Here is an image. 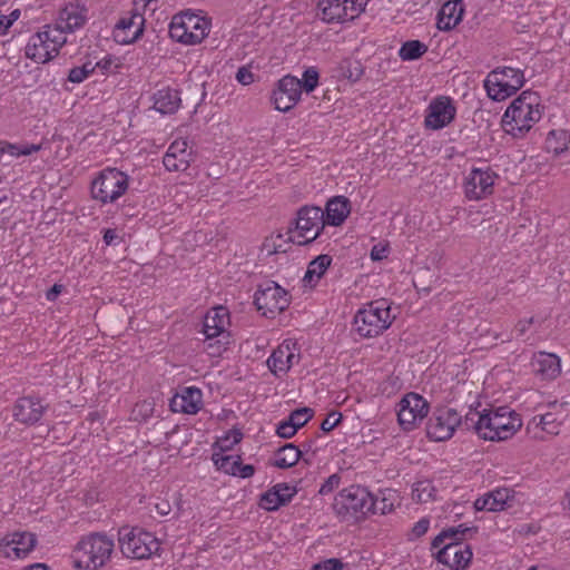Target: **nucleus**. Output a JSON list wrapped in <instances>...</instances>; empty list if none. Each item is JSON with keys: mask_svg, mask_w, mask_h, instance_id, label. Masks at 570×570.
<instances>
[{"mask_svg": "<svg viewBox=\"0 0 570 570\" xmlns=\"http://www.w3.org/2000/svg\"><path fill=\"white\" fill-rule=\"evenodd\" d=\"M430 528V520L426 518L420 519L412 528L410 540H414L424 535Z\"/></svg>", "mask_w": 570, "mask_h": 570, "instance_id": "obj_52", "label": "nucleus"}, {"mask_svg": "<svg viewBox=\"0 0 570 570\" xmlns=\"http://www.w3.org/2000/svg\"><path fill=\"white\" fill-rule=\"evenodd\" d=\"M66 42L67 37L61 29L47 24L29 38L26 56L35 62L46 63L59 53Z\"/></svg>", "mask_w": 570, "mask_h": 570, "instance_id": "obj_6", "label": "nucleus"}, {"mask_svg": "<svg viewBox=\"0 0 570 570\" xmlns=\"http://www.w3.org/2000/svg\"><path fill=\"white\" fill-rule=\"evenodd\" d=\"M318 71L315 67H309L303 72L302 90L304 89L307 94L312 92L318 85Z\"/></svg>", "mask_w": 570, "mask_h": 570, "instance_id": "obj_48", "label": "nucleus"}, {"mask_svg": "<svg viewBox=\"0 0 570 570\" xmlns=\"http://www.w3.org/2000/svg\"><path fill=\"white\" fill-rule=\"evenodd\" d=\"M498 174L489 166L474 167L465 178L464 194L469 200H481L493 194Z\"/></svg>", "mask_w": 570, "mask_h": 570, "instance_id": "obj_14", "label": "nucleus"}, {"mask_svg": "<svg viewBox=\"0 0 570 570\" xmlns=\"http://www.w3.org/2000/svg\"><path fill=\"white\" fill-rule=\"evenodd\" d=\"M324 227L323 209L317 206H303L297 210L296 218L286 232L287 240L307 245L320 236Z\"/></svg>", "mask_w": 570, "mask_h": 570, "instance_id": "obj_5", "label": "nucleus"}, {"mask_svg": "<svg viewBox=\"0 0 570 570\" xmlns=\"http://www.w3.org/2000/svg\"><path fill=\"white\" fill-rule=\"evenodd\" d=\"M341 420H342L341 413L335 412V411L328 413V415L325 417V420L321 424L322 431H324V432L332 431L335 426L338 425Z\"/></svg>", "mask_w": 570, "mask_h": 570, "instance_id": "obj_53", "label": "nucleus"}, {"mask_svg": "<svg viewBox=\"0 0 570 570\" xmlns=\"http://www.w3.org/2000/svg\"><path fill=\"white\" fill-rule=\"evenodd\" d=\"M350 200L344 196H335L331 198L325 207L324 223L325 225L340 226L350 214Z\"/></svg>", "mask_w": 570, "mask_h": 570, "instance_id": "obj_28", "label": "nucleus"}, {"mask_svg": "<svg viewBox=\"0 0 570 570\" xmlns=\"http://www.w3.org/2000/svg\"><path fill=\"white\" fill-rule=\"evenodd\" d=\"M314 415V412L309 407H301L293 411L288 420L293 422L295 428L298 430L299 428L304 426Z\"/></svg>", "mask_w": 570, "mask_h": 570, "instance_id": "obj_47", "label": "nucleus"}, {"mask_svg": "<svg viewBox=\"0 0 570 570\" xmlns=\"http://www.w3.org/2000/svg\"><path fill=\"white\" fill-rule=\"evenodd\" d=\"M393 318L385 299L374 301L357 311L353 320V330L360 337H375L391 326Z\"/></svg>", "mask_w": 570, "mask_h": 570, "instance_id": "obj_4", "label": "nucleus"}, {"mask_svg": "<svg viewBox=\"0 0 570 570\" xmlns=\"http://www.w3.org/2000/svg\"><path fill=\"white\" fill-rule=\"evenodd\" d=\"M508 499V489H497L478 498L474 501V508L478 511H501L505 509Z\"/></svg>", "mask_w": 570, "mask_h": 570, "instance_id": "obj_31", "label": "nucleus"}, {"mask_svg": "<svg viewBox=\"0 0 570 570\" xmlns=\"http://www.w3.org/2000/svg\"><path fill=\"white\" fill-rule=\"evenodd\" d=\"M332 257L327 254H322L309 262L307 271L304 276V282L314 286L325 274L331 266Z\"/></svg>", "mask_w": 570, "mask_h": 570, "instance_id": "obj_34", "label": "nucleus"}, {"mask_svg": "<svg viewBox=\"0 0 570 570\" xmlns=\"http://www.w3.org/2000/svg\"><path fill=\"white\" fill-rule=\"evenodd\" d=\"M375 500V509L373 510V514H386L393 511L394 501H395V492L391 490L381 491L380 495L374 497Z\"/></svg>", "mask_w": 570, "mask_h": 570, "instance_id": "obj_43", "label": "nucleus"}, {"mask_svg": "<svg viewBox=\"0 0 570 570\" xmlns=\"http://www.w3.org/2000/svg\"><path fill=\"white\" fill-rule=\"evenodd\" d=\"M40 149H41V145L30 144V145L20 146V145L9 144L6 141H0L1 156L6 153L11 156H21V155L28 156V155L39 151Z\"/></svg>", "mask_w": 570, "mask_h": 570, "instance_id": "obj_44", "label": "nucleus"}, {"mask_svg": "<svg viewBox=\"0 0 570 570\" xmlns=\"http://www.w3.org/2000/svg\"><path fill=\"white\" fill-rule=\"evenodd\" d=\"M254 303L263 316L272 318L288 307L291 295L276 282L265 281L258 285Z\"/></svg>", "mask_w": 570, "mask_h": 570, "instance_id": "obj_12", "label": "nucleus"}, {"mask_svg": "<svg viewBox=\"0 0 570 570\" xmlns=\"http://www.w3.org/2000/svg\"><path fill=\"white\" fill-rule=\"evenodd\" d=\"M461 414L452 407L439 406L432 412L426 423V435L435 442L450 440L459 429Z\"/></svg>", "mask_w": 570, "mask_h": 570, "instance_id": "obj_13", "label": "nucleus"}, {"mask_svg": "<svg viewBox=\"0 0 570 570\" xmlns=\"http://www.w3.org/2000/svg\"><path fill=\"white\" fill-rule=\"evenodd\" d=\"M179 104L180 97L176 89L163 88L154 95V108L164 115L177 111Z\"/></svg>", "mask_w": 570, "mask_h": 570, "instance_id": "obj_32", "label": "nucleus"}, {"mask_svg": "<svg viewBox=\"0 0 570 570\" xmlns=\"http://www.w3.org/2000/svg\"><path fill=\"white\" fill-rule=\"evenodd\" d=\"M279 495L284 499V505L287 504L296 493V489L286 483H278Z\"/></svg>", "mask_w": 570, "mask_h": 570, "instance_id": "obj_57", "label": "nucleus"}, {"mask_svg": "<svg viewBox=\"0 0 570 570\" xmlns=\"http://www.w3.org/2000/svg\"><path fill=\"white\" fill-rule=\"evenodd\" d=\"M453 528H454L455 532L459 533V535L461 537L462 540L466 537V534L476 532V528H469L465 524H459Z\"/></svg>", "mask_w": 570, "mask_h": 570, "instance_id": "obj_60", "label": "nucleus"}, {"mask_svg": "<svg viewBox=\"0 0 570 570\" xmlns=\"http://www.w3.org/2000/svg\"><path fill=\"white\" fill-rule=\"evenodd\" d=\"M303 455V451L293 443H287L278 449L273 463L278 469H288L294 466Z\"/></svg>", "mask_w": 570, "mask_h": 570, "instance_id": "obj_35", "label": "nucleus"}, {"mask_svg": "<svg viewBox=\"0 0 570 570\" xmlns=\"http://www.w3.org/2000/svg\"><path fill=\"white\" fill-rule=\"evenodd\" d=\"M114 547V540L104 533L95 532L81 538L75 549V567L98 570L109 561Z\"/></svg>", "mask_w": 570, "mask_h": 570, "instance_id": "obj_3", "label": "nucleus"}, {"mask_svg": "<svg viewBox=\"0 0 570 570\" xmlns=\"http://www.w3.org/2000/svg\"><path fill=\"white\" fill-rule=\"evenodd\" d=\"M370 0H343L347 9L348 20H354L364 12Z\"/></svg>", "mask_w": 570, "mask_h": 570, "instance_id": "obj_49", "label": "nucleus"}, {"mask_svg": "<svg viewBox=\"0 0 570 570\" xmlns=\"http://www.w3.org/2000/svg\"><path fill=\"white\" fill-rule=\"evenodd\" d=\"M243 439V433L238 429L229 430L223 438H219L215 442V449H218L216 453H225L230 451L235 444L239 443Z\"/></svg>", "mask_w": 570, "mask_h": 570, "instance_id": "obj_42", "label": "nucleus"}, {"mask_svg": "<svg viewBox=\"0 0 570 570\" xmlns=\"http://www.w3.org/2000/svg\"><path fill=\"white\" fill-rule=\"evenodd\" d=\"M484 411L479 412L475 409L470 407L465 415L461 414L460 426L464 430L474 431L480 438L483 436V425H484Z\"/></svg>", "mask_w": 570, "mask_h": 570, "instance_id": "obj_36", "label": "nucleus"}, {"mask_svg": "<svg viewBox=\"0 0 570 570\" xmlns=\"http://www.w3.org/2000/svg\"><path fill=\"white\" fill-rule=\"evenodd\" d=\"M296 362L297 355L291 351L288 344L279 345L267 360L268 367L275 374L286 373Z\"/></svg>", "mask_w": 570, "mask_h": 570, "instance_id": "obj_29", "label": "nucleus"}, {"mask_svg": "<svg viewBox=\"0 0 570 570\" xmlns=\"http://www.w3.org/2000/svg\"><path fill=\"white\" fill-rule=\"evenodd\" d=\"M482 439L488 441H504L510 439L521 428L522 423L517 413L508 406L484 410Z\"/></svg>", "mask_w": 570, "mask_h": 570, "instance_id": "obj_8", "label": "nucleus"}, {"mask_svg": "<svg viewBox=\"0 0 570 570\" xmlns=\"http://www.w3.org/2000/svg\"><path fill=\"white\" fill-rule=\"evenodd\" d=\"M118 535L121 553L126 558L149 559L160 550V541L151 532L141 528L124 527L119 530Z\"/></svg>", "mask_w": 570, "mask_h": 570, "instance_id": "obj_7", "label": "nucleus"}, {"mask_svg": "<svg viewBox=\"0 0 570 570\" xmlns=\"http://www.w3.org/2000/svg\"><path fill=\"white\" fill-rule=\"evenodd\" d=\"M532 372L541 380H554L561 372L560 358L553 353L538 352L531 360Z\"/></svg>", "mask_w": 570, "mask_h": 570, "instance_id": "obj_23", "label": "nucleus"}, {"mask_svg": "<svg viewBox=\"0 0 570 570\" xmlns=\"http://www.w3.org/2000/svg\"><path fill=\"white\" fill-rule=\"evenodd\" d=\"M36 537L29 532L13 533L10 539H4L0 547L7 558H24L36 546Z\"/></svg>", "mask_w": 570, "mask_h": 570, "instance_id": "obj_22", "label": "nucleus"}, {"mask_svg": "<svg viewBox=\"0 0 570 570\" xmlns=\"http://www.w3.org/2000/svg\"><path fill=\"white\" fill-rule=\"evenodd\" d=\"M19 16L20 12L18 10L12 11L10 16H1L0 27L8 29L13 23V21H16L19 18Z\"/></svg>", "mask_w": 570, "mask_h": 570, "instance_id": "obj_59", "label": "nucleus"}, {"mask_svg": "<svg viewBox=\"0 0 570 570\" xmlns=\"http://www.w3.org/2000/svg\"><path fill=\"white\" fill-rule=\"evenodd\" d=\"M254 473H255V466L252 464H243V462L240 460L234 476H238L242 479H248V478L253 476Z\"/></svg>", "mask_w": 570, "mask_h": 570, "instance_id": "obj_56", "label": "nucleus"}, {"mask_svg": "<svg viewBox=\"0 0 570 570\" xmlns=\"http://www.w3.org/2000/svg\"><path fill=\"white\" fill-rule=\"evenodd\" d=\"M343 569V562L340 559H327L320 563H317L314 567V570H342Z\"/></svg>", "mask_w": 570, "mask_h": 570, "instance_id": "obj_54", "label": "nucleus"}, {"mask_svg": "<svg viewBox=\"0 0 570 570\" xmlns=\"http://www.w3.org/2000/svg\"><path fill=\"white\" fill-rule=\"evenodd\" d=\"M202 391L198 387H185L180 394L173 397L170 407L174 412L196 414L202 407Z\"/></svg>", "mask_w": 570, "mask_h": 570, "instance_id": "obj_24", "label": "nucleus"}, {"mask_svg": "<svg viewBox=\"0 0 570 570\" xmlns=\"http://www.w3.org/2000/svg\"><path fill=\"white\" fill-rule=\"evenodd\" d=\"M212 460L218 470L234 476L240 461V455H229L214 451Z\"/></svg>", "mask_w": 570, "mask_h": 570, "instance_id": "obj_39", "label": "nucleus"}, {"mask_svg": "<svg viewBox=\"0 0 570 570\" xmlns=\"http://www.w3.org/2000/svg\"><path fill=\"white\" fill-rule=\"evenodd\" d=\"M563 510L570 515V485L564 494V499L562 501Z\"/></svg>", "mask_w": 570, "mask_h": 570, "instance_id": "obj_64", "label": "nucleus"}, {"mask_svg": "<svg viewBox=\"0 0 570 570\" xmlns=\"http://www.w3.org/2000/svg\"><path fill=\"white\" fill-rule=\"evenodd\" d=\"M464 14V3L462 0L446 1L438 12V29L450 31L455 28Z\"/></svg>", "mask_w": 570, "mask_h": 570, "instance_id": "obj_26", "label": "nucleus"}, {"mask_svg": "<svg viewBox=\"0 0 570 570\" xmlns=\"http://www.w3.org/2000/svg\"><path fill=\"white\" fill-rule=\"evenodd\" d=\"M49 409L43 399L28 395L19 397L12 406V416L18 423L32 426L40 422Z\"/></svg>", "mask_w": 570, "mask_h": 570, "instance_id": "obj_17", "label": "nucleus"}, {"mask_svg": "<svg viewBox=\"0 0 570 570\" xmlns=\"http://www.w3.org/2000/svg\"><path fill=\"white\" fill-rule=\"evenodd\" d=\"M570 136L564 130H552L549 132L546 144L547 149L554 155H559L568 149Z\"/></svg>", "mask_w": 570, "mask_h": 570, "instance_id": "obj_38", "label": "nucleus"}, {"mask_svg": "<svg viewBox=\"0 0 570 570\" xmlns=\"http://www.w3.org/2000/svg\"><path fill=\"white\" fill-rule=\"evenodd\" d=\"M87 21V10L82 7L69 4L66 6L60 12L55 24L61 29L63 35L73 32L75 30L85 26Z\"/></svg>", "mask_w": 570, "mask_h": 570, "instance_id": "obj_27", "label": "nucleus"}, {"mask_svg": "<svg viewBox=\"0 0 570 570\" xmlns=\"http://www.w3.org/2000/svg\"><path fill=\"white\" fill-rule=\"evenodd\" d=\"M284 505V499L279 495L278 483L261 495L259 507L267 511H275Z\"/></svg>", "mask_w": 570, "mask_h": 570, "instance_id": "obj_41", "label": "nucleus"}, {"mask_svg": "<svg viewBox=\"0 0 570 570\" xmlns=\"http://www.w3.org/2000/svg\"><path fill=\"white\" fill-rule=\"evenodd\" d=\"M112 63V60L110 58H105L96 63L92 62L94 71L96 68H99L104 71L108 70Z\"/></svg>", "mask_w": 570, "mask_h": 570, "instance_id": "obj_63", "label": "nucleus"}, {"mask_svg": "<svg viewBox=\"0 0 570 570\" xmlns=\"http://www.w3.org/2000/svg\"><path fill=\"white\" fill-rule=\"evenodd\" d=\"M129 177L117 168H106L91 183V196L101 204L117 202L128 189Z\"/></svg>", "mask_w": 570, "mask_h": 570, "instance_id": "obj_10", "label": "nucleus"}, {"mask_svg": "<svg viewBox=\"0 0 570 570\" xmlns=\"http://www.w3.org/2000/svg\"><path fill=\"white\" fill-rule=\"evenodd\" d=\"M566 415L559 413L547 412L544 414L534 415L530 424L540 426L541 430L550 435H558L560 426L563 423Z\"/></svg>", "mask_w": 570, "mask_h": 570, "instance_id": "obj_33", "label": "nucleus"}, {"mask_svg": "<svg viewBox=\"0 0 570 570\" xmlns=\"http://www.w3.org/2000/svg\"><path fill=\"white\" fill-rule=\"evenodd\" d=\"M428 413L429 403L420 394L407 393L399 402L397 420L403 430H412Z\"/></svg>", "mask_w": 570, "mask_h": 570, "instance_id": "obj_15", "label": "nucleus"}, {"mask_svg": "<svg viewBox=\"0 0 570 570\" xmlns=\"http://www.w3.org/2000/svg\"><path fill=\"white\" fill-rule=\"evenodd\" d=\"M435 492L436 490L431 481H417L413 484L412 499L417 503H426L434 499Z\"/></svg>", "mask_w": 570, "mask_h": 570, "instance_id": "obj_40", "label": "nucleus"}, {"mask_svg": "<svg viewBox=\"0 0 570 570\" xmlns=\"http://www.w3.org/2000/svg\"><path fill=\"white\" fill-rule=\"evenodd\" d=\"M428 51V46L420 40L405 41L399 50V57L403 61H412L421 58Z\"/></svg>", "mask_w": 570, "mask_h": 570, "instance_id": "obj_37", "label": "nucleus"}, {"mask_svg": "<svg viewBox=\"0 0 570 570\" xmlns=\"http://www.w3.org/2000/svg\"><path fill=\"white\" fill-rule=\"evenodd\" d=\"M117 238L118 235L114 229H107L104 234V242L106 245H112Z\"/></svg>", "mask_w": 570, "mask_h": 570, "instance_id": "obj_62", "label": "nucleus"}, {"mask_svg": "<svg viewBox=\"0 0 570 570\" xmlns=\"http://www.w3.org/2000/svg\"><path fill=\"white\" fill-rule=\"evenodd\" d=\"M449 540V542L456 541L462 542L461 537L458 532H455L453 527L446 528L442 530L432 541V549L436 550L440 547H443L445 541Z\"/></svg>", "mask_w": 570, "mask_h": 570, "instance_id": "obj_46", "label": "nucleus"}, {"mask_svg": "<svg viewBox=\"0 0 570 570\" xmlns=\"http://www.w3.org/2000/svg\"><path fill=\"white\" fill-rule=\"evenodd\" d=\"M188 144L185 139H177L170 144L163 164L168 171H185L189 167L190 153L187 150Z\"/></svg>", "mask_w": 570, "mask_h": 570, "instance_id": "obj_21", "label": "nucleus"}, {"mask_svg": "<svg viewBox=\"0 0 570 570\" xmlns=\"http://www.w3.org/2000/svg\"><path fill=\"white\" fill-rule=\"evenodd\" d=\"M533 317L520 320L514 327L517 337L523 336L529 331L530 326L533 324Z\"/></svg>", "mask_w": 570, "mask_h": 570, "instance_id": "obj_58", "label": "nucleus"}, {"mask_svg": "<svg viewBox=\"0 0 570 570\" xmlns=\"http://www.w3.org/2000/svg\"><path fill=\"white\" fill-rule=\"evenodd\" d=\"M540 97L525 90L507 108L502 117L504 131L515 138L523 137L541 119Z\"/></svg>", "mask_w": 570, "mask_h": 570, "instance_id": "obj_1", "label": "nucleus"}, {"mask_svg": "<svg viewBox=\"0 0 570 570\" xmlns=\"http://www.w3.org/2000/svg\"><path fill=\"white\" fill-rule=\"evenodd\" d=\"M374 509V495L361 485H351L343 489L335 495L333 502V510L346 522L363 520Z\"/></svg>", "mask_w": 570, "mask_h": 570, "instance_id": "obj_2", "label": "nucleus"}, {"mask_svg": "<svg viewBox=\"0 0 570 570\" xmlns=\"http://www.w3.org/2000/svg\"><path fill=\"white\" fill-rule=\"evenodd\" d=\"M524 75L520 69L502 67L492 70L484 80L488 96L497 101L514 95L524 83Z\"/></svg>", "mask_w": 570, "mask_h": 570, "instance_id": "obj_11", "label": "nucleus"}, {"mask_svg": "<svg viewBox=\"0 0 570 570\" xmlns=\"http://www.w3.org/2000/svg\"><path fill=\"white\" fill-rule=\"evenodd\" d=\"M301 95V79L286 75L277 81L271 99L276 110L286 112L299 101Z\"/></svg>", "mask_w": 570, "mask_h": 570, "instance_id": "obj_16", "label": "nucleus"}, {"mask_svg": "<svg viewBox=\"0 0 570 570\" xmlns=\"http://www.w3.org/2000/svg\"><path fill=\"white\" fill-rule=\"evenodd\" d=\"M144 26V14L138 11V8H134L128 17H122L117 22L114 30L115 40L122 45L132 43L142 35Z\"/></svg>", "mask_w": 570, "mask_h": 570, "instance_id": "obj_19", "label": "nucleus"}, {"mask_svg": "<svg viewBox=\"0 0 570 570\" xmlns=\"http://www.w3.org/2000/svg\"><path fill=\"white\" fill-rule=\"evenodd\" d=\"M94 72L92 62L86 61L82 66H77L69 70L68 80L73 83H81Z\"/></svg>", "mask_w": 570, "mask_h": 570, "instance_id": "obj_45", "label": "nucleus"}, {"mask_svg": "<svg viewBox=\"0 0 570 570\" xmlns=\"http://www.w3.org/2000/svg\"><path fill=\"white\" fill-rule=\"evenodd\" d=\"M236 79L239 83L247 86L254 81V75L248 67H240L236 72Z\"/></svg>", "mask_w": 570, "mask_h": 570, "instance_id": "obj_55", "label": "nucleus"}, {"mask_svg": "<svg viewBox=\"0 0 570 570\" xmlns=\"http://www.w3.org/2000/svg\"><path fill=\"white\" fill-rule=\"evenodd\" d=\"M229 325V313L226 307L217 306L212 308L204 317L203 333L206 340H213L225 332Z\"/></svg>", "mask_w": 570, "mask_h": 570, "instance_id": "obj_25", "label": "nucleus"}, {"mask_svg": "<svg viewBox=\"0 0 570 570\" xmlns=\"http://www.w3.org/2000/svg\"><path fill=\"white\" fill-rule=\"evenodd\" d=\"M62 291V285L55 284L46 294L48 301H55Z\"/></svg>", "mask_w": 570, "mask_h": 570, "instance_id": "obj_61", "label": "nucleus"}, {"mask_svg": "<svg viewBox=\"0 0 570 570\" xmlns=\"http://www.w3.org/2000/svg\"><path fill=\"white\" fill-rule=\"evenodd\" d=\"M209 32V21L189 11L177 13L169 24V36L184 45L200 43Z\"/></svg>", "mask_w": 570, "mask_h": 570, "instance_id": "obj_9", "label": "nucleus"}, {"mask_svg": "<svg viewBox=\"0 0 570 570\" xmlns=\"http://www.w3.org/2000/svg\"><path fill=\"white\" fill-rule=\"evenodd\" d=\"M436 559L448 566L450 570H464L472 559V551L468 544L462 542H446L438 549Z\"/></svg>", "mask_w": 570, "mask_h": 570, "instance_id": "obj_18", "label": "nucleus"}, {"mask_svg": "<svg viewBox=\"0 0 570 570\" xmlns=\"http://www.w3.org/2000/svg\"><path fill=\"white\" fill-rule=\"evenodd\" d=\"M341 483V476L337 473L330 475L324 483L321 485L318 493L326 495L338 488Z\"/></svg>", "mask_w": 570, "mask_h": 570, "instance_id": "obj_50", "label": "nucleus"}, {"mask_svg": "<svg viewBox=\"0 0 570 570\" xmlns=\"http://www.w3.org/2000/svg\"><path fill=\"white\" fill-rule=\"evenodd\" d=\"M455 116V108L448 97H440L434 99L426 110L425 126L428 128L438 130L448 126Z\"/></svg>", "mask_w": 570, "mask_h": 570, "instance_id": "obj_20", "label": "nucleus"}, {"mask_svg": "<svg viewBox=\"0 0 570 570\" xmlns=\"http://www.w3.org/2000/svg\"><path fill=\"white\" fill-rule=\"evenodd\" d=\"M297 429L288 419L286 421L279 422L276 429L277 435L283 439H291L295 435Z\"/></svg>", "mask_w": 570, "mask_h": 570, "instance_id": "obj_51", "label": "nucleus"}, {"mask_svg": "<svg viewBox=\"0 0 570 570\" xmlns=\"http://www.w3.org/2000/svg\"><path fill=\"white\" fill-rule=\"evenodd\" d=\"M321 18L327 23H342L348 20L347 9L343 0H321L318 2Z\"/></svg>", "mask_w": 570, "mask_h": 570, "instance_id": "obj_30", "label": "nucleus"}]
</instances>
